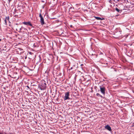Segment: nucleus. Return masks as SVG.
Here are the masks:
<instances>
[{"label": "nucleus", "mask_w": 134, "mask_h": 134, "mask_svg": "<svg viewBox=\"0 0 134 134\" xmlns=\"http://www.w3.org/2000/svg\"><path fill=\"white\" fill-rule=\"evenodd\" d=\"M46 82L43 80L42 81V83L39 86V88L41 90H43L46 89Z\"/></svg>", "instance_id": "nucleus-1"}, {"label": "nucleus", "mask_w": 134, "mask_h": 134, "mask_svg": "<svg viewBox=\"0 0 134 134\" xmlns=\"http://www.w3.org/2000/svg\"><path fill=\"white\" fill-rule=\"evenodd\" d=\"M99 97H102V98L103 97L102 96V95H100V96H99Z\"/></svg>", "instance_id": "nucleus-13"}, {"label": "nucleus", "mask_w": 134, "mask_h": 134, "mask_svg": "<svg viewBox=\"0 0 134 134\" xmlns=\"http://www.w3.org/2000/svg\"><path fill=\"white\" fill-rule=\"evenodd\" d=\"M29 54L30 55H32V52H29Z\"/></svg>", "instance_id": "nucleus-11"}, {"label": "nucleus", "mask_w": 134, "mask_h": 134, "mask_svg": "<svg viewBox=\"0 0 134 134\" xmlns=\"http://www.w3.org/2000/svg\"><path fill=\"white\" fill-rule=\"evenodd\" d=\"M23 23L25 25H29L30 26H32V25L31 23L30 22H23Z\"/></svg>", "instance_id": "nucleus-6"}, {"label": "nucleus", "mask_w": 134, "mask_h": 134, "mask_svg": "<svg viewBox=\"0 0 134 134\" xmlns=\"http://www.w3.org/2000/svg\"><path fill=\"white\" fill-rule=\"evenodd\" d=\"M116 10L118 12H119L120 13L121 11H122V10H120L118 8H116Z\"/></svg>", "instance_id": "nucleus-8"}, {"label": "nucleus", "mask_w": 134, "mask_h": 134, "mask_svg": "<svg viewBox=\"0 0 134 134\" xmlns=\"http://www.w3.org/2000/svg\"><path fill=\"white\" fill-rule=\"evenodd\" d=\"M9 16H8L6 17L5 19H6V20H7L8 21H9Z\"/></svg>", "instance_id": "nucleus-9"}, {"label": "nucleus", "mask_w": 134, "mask_h": 134, "mask_svg": "<svg viewBox=\"0 0 134 134\" xmlns=\"http://www.w3.org/2000/svg\"><path fill=\"white\" fill-rule=\"evenodd\" d=\"M0 134H3L1 133H0Z\"/></svg>", "instance_id": "nucleus-16"}, {"label": "nucleus", "mask_w": 134, "mask_h": 134, "mask_svg": "<svg viewBox=\"0 0 134 134\" xmlns=\"http://www.w3.org/2000/svg\"><path fill=\"white\" fill-rule=\"evenodd\" d=\"M39 17L40 18V22L41 23L42 25H43L44 24V20L43 18L42 15L40 13L39 15Z\"/></svg>", "instance_id": "nucleus-4"}, {"label": "nucleus", "mask_w": 134, "mask_h": 134, "mask_svg": "<svg viewBox=\"0 0 134 134\" xmlns=\"http://www.w3.org/2000/svg\"><path fill=\"white\" fill-rule=\"evenodd\" d=\"M1 41V39H0V41Z\"/></svg>", "instance_id": "nucleus-17"}, {"label": "nucleus", "mask_w": 134, "mask_h": 134, "mask_svg": "<svg viewBox=\"0 0 134 134\" xmlns=\"http://www.w3.org/2000/svg\"><path fill=\"white\" fill-rule=\"evenodd\" d=\"M12 0H8V1L9 2Z\"/></svg>", "instance_id": "nucleus-14"}, {"label": "nucleus", "mask_w": 134, "mask_h": 134, "mask_svg": "<svg viewBox=\"0 0 134 134\" xmlns=\"http://www.w3.org/2000/svg\"><path fill=\"white\" fill-rule=\"evenodd\" d=\"M7 20H6V19H5V23L6 24H7V21H6Z\"/></svg>", "instance_id": "nucleus-12"}, {"label": "nucleus", "mask_w": 134, "mask_h": 134, "mask_svg": "<svg viewBox=\"0 0 134 134\" xmlns=\"http://www.w3.org/2000/svg\"><path fill=\"white\" fill-rule=\"evenodd\" d=\"M26 58H27V57H25V59H26Z\"/></svg>", "instance_id": "nucleus-18"}, {"label": "nucleus", "mask_w": 134, "mask_h": 134, "mask_svg": "<svg viewBox=\"0 0 134 134\" xmlns=\"http://www.w3.org/2000/svg\"><path fill=\"white\" fill-rule=\"evenodd\" d=\"M100 95V94L99 93H97L96 94V95L97 96H99Z\"/></svg>", "instance_id": "nucleus-10"}, {"label": "nucleus", "mask_w": 134, "mask_h": 134, "mask_svg": "<svg viewBox=\"0 0 134 134\" xmlns=\"http://www.w3.org/2000/svg\"><path fill=\"white\" fill-rule=\"evenodd\" d=\"M95 18L97 20H103L104 19H103V18L102 19V18H100L99 17H96V16H95Z\"/></svg>", "instance_id": "nucleus-7"}, {"label": "nucleus", "mask_w": 134, "mask_h": 134, "mask_svg": "<svg viewBox=\"0 0 134 134\" xmlns=\"http://www.w3.org/2000/svg\"><path fill=\"white\" fill-rule=\"evenodd\" d=\"M105 128L109 131H111L112 130L111 127L109 125H107L105 126Z\"/></svg>", "instance_id": "nucleus-5"}, {"label": "nucleus", "mask_w": 134, "mask_h": 134, "mask_svg": "<svg viewBox=\"0 0 134 134\" xmlns=\"http://www.w3.org/2000/svg\"><path fill=\"white\" fill-rule=\"evenodd\" d=\"M27 87L29 88V86H27Z\"/></svg>", "instance_id": "nucleus-15"}, {"label": "nucleus", "mask_w": 134, "mask_h": 134, "mask_svg": "<svg viewBox=\"0 0 134 134\" xmlns=\"http://www.w3.org/2000/svg\"><path fill=\"white\" fill-rule=\"evenodd\" d=\"M99 88L101 92L103 95H105L106 90L105 87L102 85L99 86Z\"/></svg>", "instance_id": "nucleus-2"}, {"label": "nucleus", "mask_w": 134, "mask_h": 134, "mask_svg": "<svg viewBox=\"0 0 134 134\" xmlns=\"http://www.w3.org/2000/svg\"><path fill=\"white\" fill-rule=\"evenodd\" d=\"M70 96V92H68L65 93V96L64 98V100H69L70 98L69 97Z\"/></svg>", "instance_id": "nucleus-3"}]
</instances>
